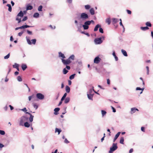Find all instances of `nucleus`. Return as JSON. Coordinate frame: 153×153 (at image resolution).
<instances>
[{
    "label": "nucleus",
    "instance_id": "nucleus-1",
    "mask_svg": "<svg viewBox=\"0 0 153 153\" xmlns=\"http://www.w3.org/2000/svg\"><path fill=\"white\" fill-rule=\"evenodd\" d=\"M28 118L25 116H23L20 119V121L19 122V125L20 126H23L24 123L27 121L28 120Z\"/></svg>",
    "mask_w": 153,
    "mask_h": 153
},
{
    "label": "nucleus",
    "instance_id": "nucleus-2",
    "mask_svg": "<svg viewBox=\"0 0 153 153\" xmlns=\"http://www.w3.org/2000/svg\"><path fill=\"white\" fill-rule=\"evenodd\" d=\"M26 38L27 42L29 45H31L32 44L33 45L35 44L36 41V39H33L30 41L29 37L27 36H26Z\"/></svg>",
    "mask_w": 153,
    "mask_h": 153
},
{
    "label": "nucleus",
    "instance_id": "nucleus-3",
    "mask_svg": "<svg viewBox=\"0 0 153 153\" xmlns=\"http://www.w3.org/2000/svg\"><path fill=\"white\" fill-rule=\"evenodd\" d=\"M117 143H113L112 146L110 148V150L109 151V153H111L113 152L116 150L118 148Z\"/></svg>",
    "mask_w": 153,
    "mask_h": 153
},
{
    "label": "nucleus",
    "instance_id": "nucleus-4",
    "mask_svg": "<svg viewBox=\"0 0 153 153\" xmlns=\"http://www.w3.org/2000/svg\"><path fill=\"white\" fill-rule=\"evenodd\" d=\"M90 25V21H87L85 22L84 25H82L84 30H87L89 28L88 26Z\"/></svg>",
    "mask_w": 153,
    "mask_h": 153
},
{
    "label": "nucleus",
    "instance_id": "nucleus-5",
    "mask_svg": "<svg viewBox=\"0 0 153 153\" xmlns=\"http://www.w3.org/2000/svg\"><path fill=\"white\" fill-rule=\"evenodd\" d=\"M80 18L84 20L88 19V16L86 13H83L81 14Z\"/></svg>",
    "mask_w": 153,
    "mask_h": 153
},
{
    "label": "nucleus",
    "instance_id": "nucleus-6",
    "mask_svg": "<svg viewBox=\"0 0 153 153\" xmlns=\"http://www.w3.org/2000/svg\"><path fill=\"white\" fill-rule=\"evenodd\" d=\"M94 42L96 44H100L103 41L102 40V38L100 37L95 39L94 40Z\"/></svg>",
    "mask_w": 153,
    "mask_h": 153
},
{
    "label": "nucleus",
    "instance_id": "nucleus-7",
    "mask_svg": "<svg viewBox=\"0 0 153 153\" xmlns=\"http://www.w3.org/2000/svg\"><path fill=\"white\" fill-rule=\"evenodd\" d=\"M63 63L65 65H68L71 62L69 59H68L65 60L64 59H61Z\"/></svg>",
    "mask_w": 153,
    "mask_h": 153
},
{
    "label": "nucleus",
    "instance_id": "nucleus-8",
    "mask_svg": "<svg viewBox=\"0 0 153 153\" xmlns=\"http://www.w3.org/2000/svg\"><path fill=\"white\" fill-rule=\"evenodd\" d=\"M36 96L37 98L40 100H43L44 98V95L41 93H37L36 94Z\"/></svg>",
    "mask_w": 153,
    "mask_h": 153
},
{
    "label": "nucleus",
    "instance_id": "nucleus-9",
    "mask_svg": "<svg viewBox=\"0 0 153 153\" xmlns=\"http://www.w3.org/2000/svg\"><path fill=\"white\" fill-rule=\"evenodd\" d=\"M100 58L99 57H96L94 59V62L96 64H98L100 62Z\"/></svg>",
    "mask_w": 153,
    "mask_h": 153
},
{
    "label": "nucleus",
    "instance_id": "nucleus-10",
    "mask_svg": "<svg viewBox=\"0 0 153 153\" xmlns=\"http://www.w3.org/2000/svg\"><path fill=\"white\" fill-rule=\"evenodd\" d=\"M75 23L76 24L77 28L78 29V31H80V29L82 27V24H78L77 21L76 20L75 21Z\"/></svg>",
    "mask_w": 153,
    "mask_h": 153
},
{
    "label": "nucleus",
    "instance_id": "nucleus-11",
    "mask_svg": "<svg viewBox=\"0 0 153 153\" xmlns=\"http://www.w3.org/2000/svg\"><path fill=\"white\" fill-rule=\"evenodd\" d=\"M136 111H139V110L136 108H131V113L132 114L136 112Z\"/></svg>",
    "mask_w": 153,
    "mask_h": 153
},
{
    "label": "nucleus",
    "instance_id": "nucleus-12",
    "mask_svg": "<svg viewBox=\"0 0 153 153\" xmlns=\"http://www.w3.org/2000/svg\"><path fill=\"white\" fill-rule=\"evenodd\" d=\"M60 110V108H55L54 110V114L55 115H57L58 114V112Z\"/></svg>",
    "mask_w": 153,
    "mask_h": 153
},
{
    "label": "nucleus",
    "instance_id": "nucleus-13",
    "mask_svg": "<svg viewBox=\"0 0 153 153\" xmlns=\"http://www.w3.org/2000/svg\"><path fill=\"white\" fill-rule=\"evenodd\" d=\"M94 95V94H87L88 99L91 100H93V97Z\"/></svg>",
    "mask_w": 153,
    "mask_h": 153
},
{
    "label": "nucleus",
    "instance_id": "nucleus-14",
    "mask_svg": "<svg viewBox=\"0 0 153 153\" xmlns=\"http://www.w3.org/2000/svg\"><path fill=\"white\" fill-rule=\"evenodd\" d=\"M59 57H61V59H65V57L64 56V54L62 53L61 52H59Z\"/></svg>",
    "mask_w": 153,
    "mask_h": 153
},
{
    "label": "nucleus",
    "instance_id": "nucleus-15",
    "mask_svg": "<svg viewBox=\"0 0 153 153\" xmlns=\"http://www.w3.org/2000/svg\"><path fill=\"white\" fill-rule=\"evenodd\" d=\"M120 134V132H119L115 135V136L114 137V140H113L114 142L116 140V139L118 138V137L119 136Z\"/></svg>",
    "mask_w": 153,
    "mask_h": 153
},
{
    "label": "nucleus",
    "instance_id": "nucleus-16",
    "mask_svg": "<svg viewBox=\"0 0 153 153\" xmlns=\"http://www.w3.org/2000/svg\"><path fill=\"white\" fill-rule=\"evenodd\" d=\"M21 67L23 71H25L27 68V66L25 64H23L22 65Z\"/></svg>",
    "mask_w": 153,
    "mask_h": 153
},
{
    "label": "nucleus",
    "instance_id": "nucleus-17",
    "mask_svg": "<svg viewBox=\"0 0 153 153\" xmlns=\"http://www.w3.org/2000/svg\"><path fill=\"white\" fill-rule=\"evenodd\" d=\"M19 16L21 17H22L24 16V14L22 11H20V12L18 13L17 16Z\"/></svg>",
    "mask_w": 153,
    "mask_h": 153
},
{
    "label": "nucleus",
    "instance_id": "nucleus-18",
    "mask_svg": "<svg viewBox=\"0 0 153 153\" xmlns=\"http://www.w3.org/2000/svg\"><path fill=\"white\" fill-rule=\"evenodd\" d=\"M22 17H21L19 16H16V21H18V23L19 24L22 21L21 20V18Z\"/></svg>",
    "mask_w": 153,
    "mask_h": 153
},
{
    "label": "nucleus",
    "instance_id": "nucleus-19",
    "mask_svg": "<svg viewBox=\"0 0 153 153\" xmlns=\"http://www.w3.org/2000/svg\"><path fill=\"white\" fill-rule=\"evenodd\" d=\"M100 27L101 25H100L99 24L97 25L94 27V31H97L98 30V28Z\"/></svg>",
    "mask_w": 153,
    "mask_h": 153
},
{
    "label": "nucleus",
    "instance_id": "nucleus-20",
    "mask_svg": "<svg viewBox=\"0 0 153 153\" xmlns=\"http://www.w3.org/2000/svg\"><path fill=\"white\" fill-rule=\"evenodd\" d=\"M140 28L141 30L143 31H146L149 29V28L147 26L145 27H140Z\"/></svg>",
    "mask_w": 153,
    "mask_h": 153
},
{
    "label": "nucleus",
    "instance_id": "nucleus-21",
    "mask_svg": "<svg viewBox=\"0 0 153 153\" xmlns=\"http://www.w3.org/2000/svg\"><path fill=\"white\" fill-rule=\"evenodd\" d=\"M112 23L113 24H114L117 22H118V19L116 18H113L112 19Z\"/></svg>",
    "mask_w": 153,
    "mask_h": 153
},
{
    "label": "nucleus",
    "instance_id": "nucleus-22",
    "mask_svg": "<svg viewBox=\"0 0 153 153\" xmlns=\"http://www.w3.org/2000/svg\"><path fill=\"white\" fill-rule=\"evenodd\" d=\"M105 22L108 23V25H109L111 24V21L110 18H108L106 19Z\"/></svg>",
    "mask_w": 153,
    "mask_h": 153
},
{
    "label": "nucleus",
    "instance_id": "nucleus-23",
    "mask_svg": "<svg viewBox=\"0 0 153 153\" xmlns=\"http://www.w3.org/2000/svg\"><path fill=\"white\" fill-rule=\"evenodd\" d=\"M90 12L91 14L93 15L94 14V10L93 8H91L90 10Z\"/></svg>",
    "mask_w": 153,
    "mask_h": 153
},
{
    "label": "nucleus",
    "instance_id": "nucleus-24",
    "mask_svg": "<svg viewBox=\"0 0 153 153\" xmlns=\"http://www.w3.org/2000/svg\"><path fill=\"white\" fill-rule=\"evenodd\" d=\"M121 52H122V53L125 56H128L127 54V52L126 51H125L124 50L122 49L121 50Z\"/></svg>",
    "mask_w": 153,
    "mask_h": 153
},
{
    "label": "nucleus",
    "instance_id": "nucleus-25",
    "mask_svg": "<svg viewBox=\"0 0 153 153\" xmlns=\"http://www.w3.org/2000/svg\"><path fill=\"white\" fill-rule=\"evenodd\" d=\"M65 90L67 93H69L70 90V88L68 86L66 85L65 87Z\"/></svg>",
    "mask_w": 153,
    "mask_h": 153
},
{
    "label": "nucleus",
    "instance_id": "nucleus-26",
    "mask_svg": "<svg viewBox=\"0 0 153 153\" xmlns=\"http://www.w3.org/2000/svg\"><path fill=\"white\" fill-rule=\"evenodd\" d=\"M6 6L8 7V10L10 12H11L12 7H11V5L10 4H7L6 5Z\"/></svg>",
    "mask_w": 153,
    "mask_h": 153
},
{
    "label": "nucleus",
    "instance_id": "nucleus-27",
    "mask_svg": "<svg viewBox=\"0 0 153 153\" xmlns=\"http://www.w3.org/2000/svg\"><path fill=\"white\" fill-rule=\"evenodd\" d=\"M33 8V7L31 5H28L27 7L26 10H31Z\"/></svg>",
    "mask_w": 153,
    "mask_h": 153
},
{
    "label": "nucleus",
    "instance_id": "nucleus-28",
    "mask_svg": "<svg viewBox=\"0 0 153 153\" xmlns=\"http://www.w3.org/2000/svg\"><path fill=\"white\" fill-rule=\"evenodd\" d=\"M70 100V98L69 97H66L64 101V103H65L67 104L68 103Z\"/></svg>",
    "mask_w": 153,
    "mask_h": 153
},
{
    "label": "nucleus",
    "instance_id": "nucleus-29",
    "mask_svg": "<svg viewBox=\"0 0 153 153\" xmlns=\"http://www.w3.org/2000/svg\"><path fill=\"white\" fill-rule=\"evenodd\" d=\"M61 131L62 130L60 129L56 128L55 129V132H57L58 133V134H59L61 132Z\"/></svg>",
    "mask_w": 153,
    "mask_h": 153
},
{
    "label": "nucleus",
    "instance_id": "nucleus-30",
    "mask_svg": "<svg viewBox=\"0 0 153 153\" xmlns=\"http://www.w3.org/2000/svg\"><path fill=\"white\" fill-rule=\"evenodd\" d=\"M112 55H113V56L115 58V60L117 61H118V57L117 56H116V54H115V51H114L113 53H112Z\"/></svg>",
    "mask_w": 153,
    "mask_h": 153
},
{
    "label": "nucleus",
    "instance_id": "nucleus-31",
    "mask_svg": "<svg viewBox=\"0 0 153 153\" xmlns=\"http://www.w3.org/2000/svg\"><path fill=\"white\" fill-rule=\"evenodd\" d=\"M24 125L25 126V127L27 128L29 127L30 126V124L27 122L24 123Z\"/></svg>",
    "mask_w": 153,
    "mask_h": 153
},
{
    "label": "nucleus",
    "instance_id": "nucleus-32",
    "mask_svg": "<svg viewBox=\"0 0 153 153\" xmlns=\"http://www.w3.org/2000/svg\"><path fill=\"white\" fill-rule=\"evenodd\" d=\"M39 14L38 13H36L34 14L33 15V17L34 18H37L39 17Z\"/></svg>",
    "mask_w": 153,
    "mask_h": 153
},
{
    "label": "nucleus",
    "instance_id": "nucleus-33",
    "mask_svg": "<svg viewBox=\"0 0 153 153\" xmlns=\"http://www.w3.org/2000/svg\"><path fill=\"white\" fill-rule=\"evenodd\" d=\"M124 139L123 137H121L120 138V143L121 144H124Z\"/></svg>",
    "mask_w": 153,
    "mask_h": 153
},
{
    "label": "nucleus",
    "instance_id": "nucleus-34",
    "mask_svg": "<svg viewBox=\"0 0 153 153\" xmlns=\"http://www.w3.org/2000/svg\"><path fill=\"white\" fill-rule=\"evenodd\" d=\"M30 117L29 118V121L30 122H32L33 121V118L34 117V116L32 115L31 114H30Z\"/></svg>",
    "mask_w": 153,
    "mask_h": 153
},
{
    "label": "nucleus",
    "instance_id": "nucleus-35",
    "mask_svg": "<svg viewBox=\"0 0 153 153\" xmlns=\"http://www.w3.org/2000/svg\"><path fill=\"white\" fill-rule=\"evenodd\" d=\"M101 111L102 117L105 115L106 114V112L104 110H102Z\"/></svg>",
    "mask_w": 153,
    "mask_h": 153
},
{
    "label": "nucleus",
    "instance_id": "nucleus-36",
    "mask_svg": "<svg viewBox=\"0 0 153 153\" xmlns=\"http://www.w3.org/2000/svg\"><path fill=\"white\" fill-rule=\"evenodd\" d=\"M146 25L147 26V27H151L152 26V24L150 23V22H147L146 23Z\"/></svg>",
    "mask_w": 153,
    "mask_h": 153
},
{
    "label": "nucleus",
    "instance_id": "nucleus-37",
    "mask_svg": "<svg viewBox=\"0 0 153 153\" xmlns=\"http://www.w3.org/2000/svg\"><path fill=\"white\" fill-rule=\"evenodd\" d=\"M22 26L23 29H25V28H27V27H33V26H29V25H23Z\"/></svg>",
    "mask_w": 153,
    "mask_h": 153
},
{
    "label": "nucleus",
    "instance_id": "nucleus-38",
    "mask_svg": "<svg viewBox=\"0 0 153 153\" xmlns=\"http://www.w3.org/2000/svg\"><path fill=\"white\" fill-rule=\"evenodd\" d=\"M144 88H140V87H137L136 88V90H142L141 92L140 93V94L142 93L143 91V90H144Z\"/></svg>",
    "mask_w": 153,
    "mask_h": 153
},
{
    "label": "nucleus",
    "instance_id": "nucleus-39",
    "mask_svg": "<svg viewBox=\"0 0 153 153\" xmlns=\"http://www.w3.org/2000/svg\"><path fill=\"white\" fill-rule=\"evenodd\" d=\"M74 55H72L68 59H69L70 60H71V59L73 60L74 59Z\"/></svg>",
    "mask_w": 153,
    "mask_h": 153
},
{
    "label": "nucleus",
    "instance_id": "nucleus-40",
    "mask_svg": "<svg viewBox=\"0 0 153 153\" xmlns=\"http://www.w3.org/2000/svg\"><path fill=\"white\" fill-rule=\"evenodd\" d=\"M19 66V64H17L16 63H15L14 65H13V68H16L17 67Z\"/></svg>",
    "mask_w": 153,
    "mask_h": 153
},
{
    "label": "nucleus",
    "instance_id": "nucleus-41",
    "mask_svg": "<svg viewBox=\"0 0 153 153\" xmlns=\"http://www.w3.org/2000/svg\"><path fill=\"white\" fill-rule=\"evenodd\" d=\"M75 74H74L71 75L69 77V79H74V76L75 75Z\"/></svg>",
    "mask_w": 153,
    "mask_h": 153
},
{
    "label": "nucleus",
    "instance_id": "nucleus-42",
    "mask_svg": "<svg viewBox=\"0 0 153 153\" xmlns=\"http://www.w3.org/2000/svg\"><path fill=\"white\" fill-rule=\"evenodd\" d=\"M63 73L64 74H66L68 72V71L65 68H64L63 69Z\"/></svg>",
    "mask_w": 153,
    "mask_h": 153
},
{
    "label": "nucleus",
    "instance_id": "nucleus-43",
    "mask_svg": "<svg viewBox=\"0 0 153 153\" xmlns=\"http://www.w3.org/2000/svg\"><path fill=\"white\" fill-rule=\"evenodd\" d=\"M17 79L19 82H21L22 81V79L21 77L20 76H19L17 77Z\"/></svg>",
    "mask_w": 153,
    "mask_h": 153
},
{
    "label": "nucleus",
    "instance_id": "nucleus-44",
    "mask_svg": "<svg viewBox=\"0 0 153 153\" xmlns=\"http://www.w3.org/2000/svg\"><path fill=\"white\" fill-rule=\"evenodd\" d=\"M85 8L86 10H88L90 8V6L89 5H85Z\"/></svg>",
    "mask_w": 153,
    "mask_h": 153
},
{
    "label": "nucleus",
    "instance_id": "nucleus-45",
    "mask_svg": "<svg viewBox=\"0 0 153 153\" xmlns=\"http://www.w3.org/2000/svg\"><path fill=\"white\" fill-rule=\"evenodd\" d=\"M43 7L42 5L39 6L38 8V10L39 11H42Z\"/></svg>",
    "mask_w": 153,
    "mask_h": 153
},
{
    "label": "nucleus",
    "instance_id": "nucleus-46",
    "mask_svg": "<svg viewBox=\"0 0 153 153\" xmlns=\"http://www.w3.org/2000/svg\"><path fill=\"white\" fill-rule=\"evenodd\" d=\"M10 56V53H9L7 55H6V56H5L4 57V58L5 59H7Z\"/></svg>",
    "mask_w": 153,
    "mask_h": 153
},
{
    "label": "nucleus",
    "instance_id": "nucleus-47",
    "mask_svg": "<svg viewBox=\"0 0 153 153\" xmlns=\"http://www.w3.org/2000/svg\"><path fill=\"white\" fill-rule=\"evenodd\" d=\"M99 31L100 33H103L104 32L103 29L101 27L99 28Z\"/></svg>",
    "mask_w": 153,
    "mask_h": 153
},
{
    "label": "nucleus",
    "instance_id": "nucleus-48",
    "mask_svg": "<svg viewBox=\"0 0 153 153\" xmlns=\"http://www.w3.org/2000/svg\"><path fill=\"white\" fill-rule=\"evenodd\" d=\"M0 134L2 135H4L5 134V132L3 130H0Z\"/></svg>",
    "mask_w": 153,
    "mask_h": 153
},
{
    "label": "nucleus",
    "instance_id": "nucleus-49",
    "mask_svg": "<svg viewBox=\"0 0 153 153\" xmlns=\"http://www.w3.org/2000/svg\"><path fill=\"white\" fill-rule=\"evenodd\" d=\"M81 33L86 35L88 37H89L90 36V35L88 33H86L84 31H82L81 32Z\"/></svg>",
    "mask_w": 153,
    "mask_h": 153
},
{
    "label": "nucleus",
    "instance_id": "nucleus-50",
    "mask_svg": "<svg viewBox=\"0 0 153 153\" xmlns=\"http://www.w3.org/2000/svg\"><path fill=\"white\" fill-rule=\"evenodd\" d=\"M93 91L92 89H89L88 92V94H92V93L93 92Z\"/></svg>",
    "mask_w": 153,
    "mask_h": 153
},
{
    "label": "nucleus",
    "instance_id": "nucleus-51",
    "mask_svg": "<svg viewBox=\"0 0 153 153\" xmlns=\"http://www.w3.org/2000/svg\"><path fill=\"white\" fill-rule=\"evenodd\" d=\"M33 106L34 108H35L36 109H37L38 107V105H36V103L33 104Z\"/></svg>",
    "mask_w": 153,
    "mask_h": 153
},
{
    "label": "nucleus",
    "instance_id": "nucleus-52",
    "mask_svg": "<svg viewBox=\"0 0 153 153\" xmlns=\"http://www.w3.org/2000/svg\"><path fill=\"white\" fill-rule=\"evenodd\" d=\"M27 19V17L26 16H25L22 20V21H24L26 20Z\"/></svg>",
    "mask_w": 153,
    "mask_h": 153
},
{
    "label": "nucleus",
    "instance_id": "nucleus-53",
    "mask_svg": "<svg viewBox=\"0 0 153 153\" xmlns=\"http://www.w3.org/2000/svg\"><path fill=\"white\" fill-rule=\"evenodd\" d=\"M23 33H24L23 31H22L21 32L19 33H18L19 36H21L22 35V34Z\"/></svg>",
    "mask_w": 153,
    "mask_h": 153
},
{
    "label": "nucleus",
    "instance_id": "nucleus-54",
    "mask_svg": "<svg viewBox=\"0 0 153 153\" xmlns=\"http://www.w3.org/2000/svg\"><path fill=\"white\" fill-rule=\"evenodd\" d=\"M146 68L147 71V74L149 75V67L148 66H146Z\"/></svg>",
    "mask_w": 153,
    "mask_h": 153
},
{
    "label": "nucleus",
    "instance_id": "nucleus-55",
    "mask_svg": "<svg viewBox=\"0 0 153 153\" xmlns=\"http://www.w3.org/2000/svg\"><path fill=\"white\" fill-rule=\"evenodd\" d=\"M27 33L29 35H32V33L31 31L29 30H27Z\"/></svg>",
    "mask_w": 153,
    "mask_h": 153
},
{
    "label": "nucleus",
    "instance_id": "nucleus-56",
    "mask_svg": "<svg viewBox=\"0 0 153 153\" xmlns=\"http://www.w3.org/2000/svg\"><path fill=\"white\" fill-rule=\"evenodd\" d=\"M112 109L113 110V112H116V110L114 108L113 106H111Z\"/></svg>",
    "mask_w": 153,
    "mask_h": 153
},
{
    "label": "nucleus",
    "instance_id": "nucleus-57",
    "mask_svg": "<svg viewBox=\"0 0 153 153\" xmlns=\"http://www.w3.org/2000/svg\"><path fill=\"white\" fill-rule=\"evenodd\" d=\"M64 142L66 143H69V142L67 140L66 138H65Z\"/></svg>",
    "mask_w": 153,
    "mask_h": 153
},
{
    "label": "nucleus",
    "instance_id": "nucleus-58",
    "mask_svg": "<svg viewBox=\"0 0 153 153\" xmlns=\"http://www.w3.org/2000/svg\"><path fill=\"white\" fill-rule=\"evenodd\" d=\"M127 13L129 14H131V11L129 10H127Z\"/></svg>",
    "mask_w": 153,
    "mask_h": 153
},
{
    "label": "nucleus",
    "instance_id": "nucleus-59",
    "mask_svg": "<svg viewBox=\"0 0 153 153\" xmlns=\"http://www.w3.org/2000/svg\"><path fill=\"white\" fill-rule=\"evenodd\" d=\"M49 27L53 29H54L55 28V26H54L53 27H52V26L51 25H49Z\"/></svg>",
    "mask_w": 153,
    "mask_h": 153
},
{
    "label": "nucleus",
    "instance_id": "nucleus-60",
    "mask_svg": "<svg viewBox=\"0 0 153 153\" xmlns=\"http://www.w3.org/2000/svg\"><path fill=\"white\" fill-rule=\"evenodd\" d=\"M33 95L29 97L28 99H29V101H30L31 100V98H33Z\"/></svg>",
    "mask_w": 153,
    "mask_h": 153
},
{
    "label": "nucleus",
    "instance_id": "nucleus-61",
    "mask_svg": "<svg viewBox=\"0 0 153 153\" xmlns=\"http://www.w3.org/2000/svg\"><path fill=\"white\" fill-rule=\"evenodd\" d=\"M22 111H27V110L26 109V108H23L21 110Z\"/></svg>",
    "mask_w": 153,
    "mask_h": 153
},
{
    "label": "nucleus",
    "instance_id": "nucleus-62",
    "mask_svg": "<svg viewBox=\"0 0 153 153\" xmlns=\"http://www.w3.org/2000/svg\"><path fill=\"white\" fill-rule=\"evenodd\" d=\"M141 130L143 131H145V128L143 127H141Z\"/></svg>",
    "mask_w": 153,
    "mask_h": 153
},
{
    "label": "nucleus",
    "instance_id": "nucleus-63",
    "mask_svg": "<svg viewBox=\"0 0 153 153\" xmlns=\"http://www.w3.org/2000/svg\"><path fill=\"white\" fill-rule=\"evenodd\" d=\"M107 83L109 85L110 84V81L109 79H107Z\"/></svg>",
    "mask_w": 153,
    "mask_h": 153
},
{
    "label": "nucleus",
    "instance_id": "nucleus-64",
    "mask_svg": "<svg viewBox=\"0 0 153 153\" xmlns=\"http://www.w3.org/2000/svg\"><path fill=\"white\" fill-rule=\"evenodd\" d=\"M133 149H131L129 151V153H131L132 152H133Z\"/></svg>",
    "mask_w": 153,
    "mask_h": 153
}]
</instances>
